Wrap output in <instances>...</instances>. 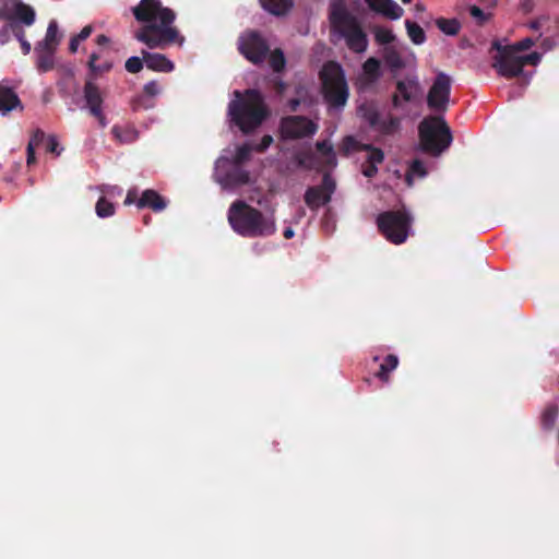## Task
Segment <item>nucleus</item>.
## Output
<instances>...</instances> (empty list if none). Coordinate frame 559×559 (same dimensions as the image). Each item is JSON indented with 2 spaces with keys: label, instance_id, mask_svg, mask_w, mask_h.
<instances>
[{
  "label": "nucleus",
  "instance_id": "1",
  "mask_svg": "<svg viewBox=\"0 0 559 559\" xmlns=\"http://www.w3.org/2000/svg\"><path fill=\"white\" fill-rule=\"evenodd\" d=\"M134 19L143 23L134 38L150 49H166L171 45L182 46L185 36L174 25L176 13L164 7L160 0H140L131 8Z\"/></svg>",
  "mask_w": 559,
  "mask_h": 559
},
{
  "label": "nucleus",
  "instance_id": "2",
  "mask_svg": "<svg viewBox=\"0 0 559 559\" xmlns=\"http://www.w3.org/2000/svg\"><path fill=\"white\" fill-rule=\"evenodd\" d=\"M227 219L231 229L246 238L269 237L277 229L273 213L264 215L242 200H236L230 204Z\"/></svg>",
  "mask_w": 559,
  "mask_h": 559
},
{
  "label": "nucleus",
  "instance_id": "3",
  "mask_svg": "<svg viewBox=\"0 0 559 559\" xmlns=\"http://www.w3.org/2000/svg\"><path fill=\"white\" fill-rule=\"evenodd\" d=\"M235 99L228 104L230 121L242 133H250L259 128L269 117L270 110L264 97L258 90L249 88L243 94L234 92Z\"/></svg>",
  "mask_w": 559,
  "mask_h": 559
},
{
  "label": "nucleus",
  "instance_id": "4",
  "mask_svg": "<svg viewBox=\"0 0 559 559\" xmlns=\"http://www.w3.org/2000/svg\"><path fill=\"white\" fill-rule=\"evenodd\" d=\"M321 93L324 102L332 109H342L347 104L349 87L342 66L336 61H328L319 72Z\"/></svg>",
  "mask_w": 559,
  "mask_h": 559
},
{
  "label": "nucleus",
  "instance_id": "5",
  "mask_svg": "<svg viewBox=\"0 0 559 559\" xmlns=\"http://www.w3.org/2000/svg\"><path fill=\"white\" fill-rule=\"evenodd\" d=\"M419 145L423 152L432 156L441 155L453 141L452 132L440 116H428L418 126Z\"/></svg>",
  "mask_w": 559,
  "mask_h": 559
},
{
  "label": "nucleus",
  "instance_id": "6",
  "mask_svg": "<svg viewBox=\"0 0 559 559\" xmlns=\"http://www.w3.org/2000/svg\"><path fill=\"white\" fill-rule=\"evenodd\" d=\"M332 26L345 39L349 50L362 53L368 48V37L356 16L344 8H335L330 15Z\"/></svg>",
  "mask_w": 559,
  "mask_h": 559
},
{
  "label": "nucleus",
  "instance_id": "7",
  "mask_svg": "<svg viewBox=\"0 0 559 559\" xmlns=\"http://www.w3.org/2000/svg\"><path fill=\"white\" fill-rule=\"evenodd\" d=\"M357 112L369 128L381 136H394L402 129V119L390 111L382 112L374 100L362 103Z\"/></svg>",
  "mask_w": 559,
  "mask_h": 559
},
{
  "label": "nucleus",
  "instance_id": "8",
  "mask_svg": "<svg viewBox=\"0 0 559 559\" xmlns=\"http://www.w3.org/2000/svg\"><path fill=\"white\" fill-rule=\"evenodd\" d=\"M412 218L403 211H386L378 215V229L394 245L404 243L408 237Z\"/></svg>",
  "mask_w": 559,
  "mask_h": 559
},
{
  "label": "nucleus",
  "instance_id": "9",
  "mask_svg": "<svg viewBox=\"0 0 559 559\" xmlns=\"http://www.w3.org/2000/svg\"><path fill=\"white\" fill-rule=\"evenodd\" d=\"M238 50L248 61L258 66L269 56L270 46L259 32L248 31L239 37Z\"/></svg>",
  "mask_w": 559,
  "mask_h": 559
},
{
  "label": "nucleus",
  "instance_id": "10",
  "mask_svg": "<svg viewBox=\"0 0 559 559\" xmlns=\"http://www.w3.org/2000/svg\"><path fill=\"white\" fill-rule=\"evenodd\" d=\"M319 130L318 123L306 116H286L280 121V133L283 140L310 138Z\"/></svg>",
  "mask_w": 559,
  "mask_h": 559
},
{
  "label": "nucleus",
  "instance_id": "11",
  "mask_svg": "<svg viewBox=\"0 0 559 559\" xmlns=\"http://www.w3.org/2000/svg\"><path fill=\"white\" fill-rule=\"evenodd\" d=\"M498 53L493 58L492 67L497 70L498 74L506 79H513L523 73V63L520 56L506 48L498 41L492 44Z\"/></svg>",
  "mask_w": 559,
  "mask_h": 559
},
{
  "label": "nucleus",
  "instance_id": "12",
  "mask_svg": "<svg viewBox=\"0 0 559 559\" xmlns=\"http://www.w3.org/2000/svg\"><path fill=\"white\" fill-rule=\"evenodd\" d=\"M450 93L451 79L443 72L438 73L427 95L428 107L435 111H445Z\"/></svg>",
  "mask_w": 559,
  "mask_h": 559
},
{
  "label": "nucleus",
  "instance_id": "13",
  "mask_svg": "<svg viewBox=\"0 0 559 559\" xmlns=\"http://www.w3.org/2000/svg\"><path fill=\"white\" fill-rule=\"evenodd\" d=\"M335 189L334 179L329 174H325L321 185L309 187L306 190L304 195L305 203L310 210L316 211L331 201Z\"/></svg>",
  "mask_w": 559,
  "mask_h": 559
},
{
  "label": "nucleus",
  "instance_id": "14",
  "mask_svg": "<svg viewBox=\"0 0 559 559\" xmlns=\"http://www.w3.org/2000/svg\"><path fill=\"white\" fill-rule=\"evenodd\" d=\"M83 93L90 114L99 115V109L103 108L104 98L99 87L94 82V75H87Z\"/></svg>",
  "mask_w": 559,
  "mask_h": 559
},
{
  "label": "nucleus",
  "instance_id": "15",
  "mask_svg": "<svg viewBox=\"0 0 559 559\" xmlns=\"http://www.w3.org/2000/svg\"><path fill=\"white\" fill-rule=\"evenodd\" d=\"M368 7L390 20H399L404 14L403 8H401L393 0H365Z\"/></svg>",
  "mask_w": 559,
  "mask_h": 559
},
{
  "label": "nucleus",
  "instance_id": "16",
  "mask_svg": "<svg viewBox=\"0 0 559 559\" xmlns=\"http://www.w3.org/2000/svg\"><path fill=\"white\" fill-rule=\"evenodd\" d=\"M143 60L147 69L155 72L169 73L174 71L175 64L165 55L157 52H150L147 50L141 51Z\"/></svg>",
  "mask_w": 559,
  "mask_h": 559
},
{
  "label": "nucleus",
  "instance_id": "17",
  "mask_svg": "<svg viewBox=\"0 0 559 559\" xmlns=\"http://www.w3.org/2000/svg\"><path fill=\"white\" fill-rule=\"evenodd\" d=\"M34 52L35 67L39 73H46L56 69V49L36 45Z\"/></svg>",
  "mask_w": 559,
  "mask_h": 559
},
{
  "label": "nucleus",
  "instance_id": "18",
  "mask_svg": "<svg viewBox=\"0 0 559 559\" xmlns=\"http://www.w3.org/2000/svg\"><path fill=\"white\" fill-rule=\"evenodd\" d=\"M139 209H151L154 212H162L167 206V201L155 190L146 189L136 201Z\"/></svg>",
  "mask_w": 559,
  "mask_h": 559
},
{
  "label": "nucleus",
  "instance_id": "19",
  "mask_svg": "<svg viewBox=\"0 0 559 559\" xmlns=\"http://www.w3.org/2000/svg\"><path fill=\"white\" fill-rule=\"evenodd\" d=\"M396 91L404 102L409 103L421 92V87L418 80L413 78L397 81Z\"/></svg>",
  "mask_w": 559,
  "mask_h": 559
},
{
  "label": "nucleus",
  "instance_id": "20",
  "mask_svg": "<svg viewBox=\"0 0 559 559\" xmlns=\"http://www.w3.org/2000/svg\"><path fill=\"white\" fill-rule=\"evenodd\" d=\"M261 7L275 16L286 15L294 7V0H259Z\"/></svg>",
  "mask_w": 559,
  "mask_h": 559
},
{
  "label": "nucleus",
  "instance_id": "21",
  "mask_svg": "<svg viewBox=\"0 0 559 559\" xmlns=\"http://www.w3.org/2000/svg\"><path fill=\"white\" fill-rule=\"evenodd\" d=\"M21 106L17 94L10 87L0 86V112L7 114Z\"/></svg>",
  "mask_w": 559,
  "mask_h": 559
},
{
  "label": "nucleus",
  "instance_id": "22",
  "mask_svg": "<svg viewBox=\"0 0 559 559\" xmlns=\"http://www.w3.org/2000/svg\"><path fill=\"white\" fill-rule=\"evenodd\" d=\"M383 60L385 66L393 74H396L405 68V62L400 52L392 46H386L383 49Z\"/></svg>",
  "mask_w": 559,
  "mask_h": 559
},
{
  "label": "nucleus",
  "instance_id": "23",
  "mask_svg": "<svg viewBox=\"0 0 559 559\" xmlns=\"http://www.w3.org/2000/svg\"><path fill=\"white\" fill-rule=\"evenodd\" d=\"M222 182L228 187L242 186L249 182V173L239 166H236L228 170Z\"/></svg>",
  "mask_w": 559,
  "mask_h": 559
},
{
  "label": "nucleus",
  "instance_id": "24",
  "mask_svg": "<svg viewBox=\"0 0 559 559\" xmlns=\"http://www.w3.org/2000/svg\"><path fill=\"white\" fill-rule=\"evenodd\" d=\"M399 366V357L394 354H389L384 357L383 362L380 365L379 370L376 372V378L381 382L388 383L390 381V373Z\"/></svg>",
  "mask_w": 559,
  "mask_h": 559
},
{
  "label": "nucleus",
  "instance_id": "25",
  "mask_svg": "<svg viewBox=\"0 0 559 559\" xmlns=\"http://www.w3.org/2000/svg\"><path fill=\"white\" fill-rule=\"evenodd\" d=\"M15 16L17 17L19 21H21L23 24L27 26H31L35 22L34 9L22 1H19L15 4Z\"/></svg>",
  "mask_w": 559,
  "mask_h": 559
},
{
  "label": "nucleus",
  "instance_id": "26",
  "mask_svg": "<svg viewBox=\"0 0 559 559\" xmlns=\"http://www.w3.org/2000/svg\"><path fill=\"white\" fill-rule=\"evenodd\" d=\"M437 27L445 35L454 36L461 29V23L456 19L439 17L436 20Z\"/></svg>",
  "mask_w": 559,
  "mask_h": 559
},
{
  "label": "nucleus",
  "instance_id": "27",
  "mask_svg": "<svg viewBox=\"0 0 559 559\" xmlns=\"http://www.w3.org/2000/svg\"><path fill=\"white\" fill-rule=\"evenodd\" d=\"M58 44V25L56 21H51L47 27L45 39L37 45L57 50Z\"/></svg>",
  "mask_w": 559,
  "mask_h": 559
},
{
  "label": "nucleus",
  "instance_id": "28",
  "mask_svg": "<svg viewBox=\"0 0 559 559\" xmlns=\"http://www.w3.org/2000/svg\"><path fill=\"white\" fill-rule=\"evenodd\" d=\"M405 27L407 31V35L409 39L415 45H421L426 40V34L424 29L415 22H412L411 20L405 21Z\"/></svg>",
  "mask_w": 559,
  "mask_h": 559
},
{
  "label": "nucleus",
  "instance_id": "29",
  "mask_svg": "<svg viewBox=\"0 0 559 559\" xmlns=\"http://www.w3.org/2000/svg\"><path fill=\"white\" fill-rule=\"evenodd\" d=\"M362 151L368 152L366 164L380 165L384 160V153L381 148L373 146L372 144H364Z\"/></svg>",
  "mask_w": 559,
  "mask_h": 559
},
{
  "label": "nucleus",
  "instance_id": "30",
  "mask_svg": "<svg viewBox=\"0 0 559 559\" xmlns=\"http://www.w3.org/2000/svg\"><path fill=\"white\" fill-rule=\"evenodd\" d=\"M362 70L370 81H377L380 78V61L370 57L364 62Z\"/></svg>",
  "mask_w": 559,
  "mask_h": 559
},
{
  "label": "nucleus",
  "instance_id": "31",
  "mask_svg": "<svg viewBox=\"0 0 559 559\" xmlns=\"http://www.w3.org/2000/svg\"><path fill=\"white\" fill-rule=\"evenodd\" d=\"M97 216L102 218L110 217L115 214V205L105 197H100L95 205Z\"/></svg>",
  "mask_w": 559,
  "mask_h": 559
},
{
  "label": "nucleus",
  "instance_id": "32",
  "mask_svg": "<svg viewBox=\"0 0 559 559\" xmlns=\"http://www.w3.org/2000/svg\"><path fill=\"white\" fill-rule=\"evenodd\" d=\"M374 39L379 45H389L395 40V35L391 29L376 26L373 28Z\"/></svg>",
  "mask_w": 559,
  "mask_h": 559
},
{
  "label": "nucleus",
  "instance_id": "33",
  "mask_svg": "<svg viewBox=\"0 0 559 559\" xmlns=\"http://www.w3.org/2000/svg\"><path fill=\"white\" fill-rule=\"evenodd\" d=\"M270 67L274 72H281L285 68V56L281 49L273 50L269 56Z\"/></svg>",
  "mask_w": 559,
  "mask_h": 559
},
{
  "label": "nucleus",
  "instance_id": "34",
  "mask_svg": "<svg viewBox=\"0 0 559 559\" xmlns=\"http://www.w3.org/2000/svg\"><path fill=\"white\" fill-rule=\"evenodd\" d=\"M111 133L119 143H130L135 140V133L132 130H123L119 126H114Z\"/></svg>",
  "mask_w": 559,
  "mask_h": 559
},
{
  "label": "nucleus",
  "instance_id": "35",
  "mask_svg": "<svg viewBox=\"0 0 559 559\" xmlns=\"http://www.w3.org/2000/svg\"><path fill=\"white\" fill-rule=\"evenodd\" d=\"M362 143L358 142L354 136L347 135L342 142V152L344 155H348L352 152L362 151Z\"/></svg>",
  "mask_w": 559,
  "mask_h": 559
},
{
  "label": "nucleus",
  "instance_id": "36",
  "mask_svg": "<svg viewBox=\"0 0 559 559\" xmlns=\"http://www.w3.org/2000/svg\"><path fill=\"white\" fill-rule=\"evenodd\" d=\"M427 171H426V167L424 165V163L419 159H415L411 166H409V170L406 175V180L408 182V185L412 183V176H417V177H424L426 176Z\"/></svg>",
  "mask_w": 559,
  "mask_h": 559
},
{
  "label": "nucleus",
  "instance_id": "37",
  "mask_svg": "<svg viewBox=\"0 0 559 559\" xmlns=\"http://www.w3.org/2000/svg\"><path fill=\"white\" fill-rule=\"evenodd\" d=\"M144 63L143 57L133 56L127 59L124 68L129 73H139L143 69Z\"/></svg>",
  "mask_w": 559,
  "mask_h": 559
},
{
  "label": "nucleus",
  "instance_id": "38",
  "mask_svg": "<svg viewBox=\"0 0 559 559\" xmlns=\"http://www.w3.org/2000/svg\"><path fill=\"white\" fill-rule=\"evenodd\" d=\"M559 409L557 406H549L543 414V424L547 428H551L557 419Z\"/></svg>",
  "mask_w": 559,
  "mask_h": 559
},
{
  "label": "nucleus",
  "instance_id": "39",
  "mask_svg": "<svg viewBox=\"0 0 559 559\" xmlns=\"http://www.w3.org/2000/svg\"><path fill=\"white\" fill-rule=\"evenodd\" d=\"M317 151L321 153L323 156H328L331 162L335 163V155L333 152V145L326 141H318L316 143Z\"/></svg>",
  "mask_w": 559,
  "mask_h": 559
},
{
  "label": "nucleus",
  "instance_id": "40",
  "mask_svg": "<svg viewBox=\"0 0 559 559\" xmlns=\"http://www.w3.org/2000/svg\"><path fill=\"white\" fill-rule=\"evenodd\" d=\"M469 14L474 17L478 25H484L491 16L490 13H485L479 7H469Z\"/></svg>",
  "mask_w": 559,
  "mask_h": 559
},
{
  "label": "nucleus",
  "instance_id": "41",
  "mask_svg": "<svg viewBox=\"0 0 559 559\" xmlns=\"http://www.w3.org/2000/svg\"><path fill=\"white\" fill-rule=\"evenodd\" d=\"M251 148L249 145L243 144L239 146L236 151V154L234 156V163L236 166H239L243 162L248 160L250 157Z\"/></svg>",
  "mask_w": 559,
  "mask_h": 559
},
{
  "label": "nucleus",
  "instance_id": "42",
  "mask_svg": "<svg viewBox=\"0 0 559 559\" xmlns=\"http://www.w3.org/2000/svg\"><path fill=\"white\" fill-rule=\"evenodd\" d=\"M532 46H534V40L530 37H526L513 45L504 46L506 48H510L511 51L518 55L520 51L528 50Z\"/></svg>",
  "mask_w": 559,
  "mask_h": 559
},
{
  "label": "nucleus",
  "instance_id": "43",
  "mask_svg": "<svg viewBox=\"0 0 559 559\" xmlns=\"http://www.w3.org/2000/svg\"><path fill=\"white\" fill-rule=\"evenodd\" d=\"M47 138L48 136H46L43 130L36 129L33 132L27 145H32L33 148H36L40 146L47 140Z\"/></svg>",
  "mask_w": 559,
  "mask_h": 559
},
{
  "label": "nucleus",
  "instance_id": "44",
  "mask_svg": "<svg viewBox=\"0 0 559 559\" xmlns=\"http://www.w3.org/2000/svg\"><path fill=\"white\" fill-rule=\"evenodd\" d=\"M295 158L299 167L311 168V162L313 159V154L311 152L298 153Z\"/></svg>",
  "mask_w": 559,
  "mask_h": 559
},
{
  "label": "nucleus",
  "instance_id": "45",
  "mask_svg": "<svg viewBox=\"0 0 559 559\" xmlns=\"http://www.w3.org/2000/svg\"><path fill=\"white\" fill-rule=\"evenodd\" d=\"M111 68H112V63L108 62V61L103 62V63H96L95 68L90 69L88 75H94V80H95L97 75L109 72L111 70Z\"/></svg>",
  "mask_w": 559,
  "mask_h": 559
},
{
  "label": "nucleus",
  "instance_id": "46",
  "mask_svg": "<svg viewBox=\"0 0 559 559\" xmlns=\"http://www.w3.org/2000/svg\"><path fill=\"white\" fill-rule=\"evenodd\" d=\"M59 69L64 72V78L58 83L60 92L63 93L68 83L73 81L74 73L73 70L69 67H61Z\"/></svg>",
  "mask_w": 559,
  "mask_h": 559
},
{
  "label": "nucleus",
  "instance_id": "47",
  "mask_svg": "<svg viewBox=\"0 0 559 559\" xmlns=\"http://www.w3.org/2000/svg\"><path fill=\"white\" fill-rule=\"evenodd\" d=\"M145 96L155 97L160 93V87L156 81H150L143 86Z\"/></svg>",
  "mask_w": 559,
  "mask_h": 559
},
{
  "label": "nucleus",
  "instance_id": "48",
  "mask_svg": "<svg viewBox=\"0 0 559 559\" xmlns=\"http://www.w3.org/2000/svg\"><path fill=\"white\" fill-rule=\"evenodd\" d=\"M46 151L60 155L62 148H59V142L56 135H49L46 140Z\"/></svg>",
  "mask_w": 559,
  "mask_h": 559
},
{
  "label": "nucleus",
  "instance_id": "49",
  "mask_svg": "<svg viewBox=\"0 0 559 559\" xmlns=\"http://www.w3.org/2000/svg\"><path fill=\"white\" fill-rule=\"evenodd\" d=\"M540 58H542L540 53H538L536 51L531 52L526 56H520V60L523 63V67L526 64L536 66L539 63Z\"/></svg>",
  "mask_w": 559,
  "mask_h": 559
},
{
  "label": "nucleus",
  "instance_id": "50",
  "mask_svg": "<svg viewBox=\"0 0 559 559\" xmlns=\"http://www.w3.org/2000/svg\"><path fill=\"white\" fill-rule=\"evenodd\" d=\"M362 174L367 178H373L378 174V166L372 164H366L362 167Z\"/></svg>",
  "mask_w": 559,
  "mask_h": 559
},
{
  "label": "nucleus",
  "instance_id": "51",
  "mask_svg": "<svg viewBox=\"0 0 559 559\" xmlns=\"http://www.w3.org/2000/svg\"><path fill=\"white\" fill-rule=\"evenodd\" d=\"M16 37L20 39L21 41V47H22V50H23V53L24 55H27L31 51V44L26 40H24V33L23 31L19 29V33H15Z\"/></svg>",
  "mask_w": 559,
  "mask_h": 559
},
{
  "label": "nucleus",
  "instance_id": "52",
  "mask_svg": "<svg viewBox=\"0 0 559 559\" xmlns=\"http://www.w3.org/2000/svg\"><path fill=\"white\" fill-rule=\"evenodd\" d=\"M26 164L27 166H32L36 164V155H35V148L32 147V145H27L26 147Z\"/></svg>",
  "mask_w": 559,
  "mask_h": 559
},
{
  "label": "nucleus",
  "instance_id": "53",
  "mask_svg": "<svg viewBox=\"0 0 559 559\" xmlns=\"http://www.w3.org/2000/svg\"><path fill=\"white\" fill-rule=\"evenodd\" d=\"M272 142H273V138L271 135L266 134L261 139V142L258 145L257 150L259 152H263L272 144Z\"/></svg>",
  "mask_w": 559,
  "mask_h": 559
},
{
  "label": "nucleus",
  "instance_id": "54",
  "mask_svg": "<svg viewBox=\"0 0 559 559\" xmlns=\"http://www.w3.org/2000/svg\"><path fill=\"white\" fill-rule=\"evenodd\" d=\"M92 32H93V27H92V25H86V26H84V27L82 28V31H81L78 35H75V36H76V38H78L80 41H82V40H85L86 38H88V37H90V35L92 34Z\"/></svg>",
  "mask_w": 559,
  "mask_h": 559
},
{
  "label": "nucleus",
  "instance_id": "55",
  "mask_svg": "<svg viewBox=\"0 0 559 559\" xmlns=\"http://www.w3.org/2000/svg\"><path fill=\"white\" fill-rule=\"evenodd\" d=\"M138 195H136V192L135 191H128L127 193V197H126V200H124V204L126 205H130L132 203H135L136 204V201H138Z\"/></svg>",
  "mask_w": 559,
  "mask_h": 559
},
{
  "label": "nucleus",
  "instance_id": "56",
  "mask_svg": "<svg viewBox=\"0 0 559 559\" xmlns=\"http://www.w3.org/2000/svg\"><path fill=\"white\" fill-rule=\"evenodd\" d=\"M287 106L292 112H296L300 106V99L292 98L287 102Z\"/></svg>",
  "mask_w": 559,
  "mask_h": 559
},
{
  "label": "nucleus",
  "instance_id": "57",
  "mask_svg": "<svg viewBox=\"0 0 559 559\" xmlns=\"http://www.w3.org/2000/svg\"><path fill=\"white\" fill-rule=\"evenodd\" d=\"M391 100L394 108H400L402 106V102H404L399 93H394L391 97Z\"/></svg>",
  "mask_w": 559,
  "mask_h": 559
},
{
  "label": "nucleus",
  "instance_id": "58",
  "mask_svg": "<svg viewBox=\"0 0 559 559\" xmlns=\"http://www.w3.org/2000/svg\"><path fill=\"white\" fill-rule=\"evenodd\" d=\"M79 44H80V40L76 38V36H73L70 39L69 50L71 53H74L78 51Z\"/></svg>",
  "mask_w": 559,
  "mask_h": 559
},
{
  "label": "nucleus",
  "instance_id": "59",
  "mask_svg": "<svg viewBox=\"0 0 559 559\" xmlns=\"http://www.w3.org/2000/svg\"><path fill=\"white\" fill-rule=\"evenodd\" d=\"M98 59H99L98 53H96V52L91 53V56L88 58V62H87L88 69L95 68V64L97 63Z\"/></svg>",
  "mask_w": 559,
  "mask_h": 559
},
{
  "label": "nucleus",
  "instance_id": "60",
  "mask_svg": "<svg viewBox=\"0 0 559 559\" xmlns=\"http://www.w3.org/2000/svg\"><path fill=\"white\" fill-rule=\"evenodd\" d=\"M92 116L95 117L98 120L99 124L103 128L106 127L107 121H106V117H105V115L103 112V108L99 109V115H92Z\"/></svg>",
  "mask_w": 559,
  "mask_h": 559
},
{
  "label": "nucleus",
  "instance_id": "61",
  "mask_svg": "<svg viewBox=\"0 0 559 559\" xmlns=\"http://www.w3.org/2000/svg\"><path fill=\"white\" fill-rule=\"evenodd\" d=\"M534 8V2L533 0H525L523 3H522V9L525 11V12H531Z\"/></svg>",
  "mask_w": 559,
  "mask_h": 559
},
{
  "label": "nucleus",
  "instance_id": "62",
  "mask_svg": "<svg viewBox=\"0 0 559 559\" xmlns=\"http://www.w3.org/2000/svg\"><path fill=\"white\" fill-rule=\"evenodd\" d=\"M96 43L97 45L103 46L109 43V38L106 35L102 34L97 36Z\"/></svg>",
  "mask_w": 559,
  "mask_h": 559
},
{
  "label": "nucleus",
  "instance_id": "63",
  "mask_svg": "<svg viewBox=\"0 0 559 559\" xmlns=\"http://www.w3.org/2000/svg\"><path fill=\"white\" fill-rule=\"evenodd\" d=\"M283 235H284V237H285L286 239H290V238H293V237H294L295 233H294V230H293V228H292V227H287V228L284 230Z\"/></svg>",
  "mask_w": 559,
  "mask_h": 559
},
{
  "label": "nucleus",
  "instance_id": "64",
  "mask_svg": "<svg viewBox=\"0 0 559 559\" xmlns=\"http://www.w3.org/2000/svg\"><path fill=\"white\" fill-rule=\"evenodd\" d=\"M531 28H533V29H538V28H539V23H538L537 21L532 22V23H531Z\"/></svg>",
  "mask_w": 559,
  "mask_h": 559
}]
</instances>
